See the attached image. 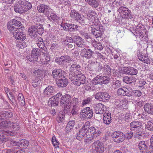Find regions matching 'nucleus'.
Listing matches in <instances>:
<instances>
[{"mask_svg":"<svg viewBox=\"0 0 153 153\" xmlns=\"http://www.w3.org/2000/svg\"><path fill=\"white\" fill-rule=\"evenodd\" d=\"M37 10L39 12L43 13L45 15H46L50 20L58 22L59 18L52 13V9L48 6L43 4H40L38 6Z\"/></svg>","mask_w":153,"mask_h":153,"instance_id":"obj_1","label":"nucleus"},{"mask_svg":"<svg viewBox=\"0 0 153 153\" xmlns=\"http://www.w3.org/2000/svg\"><path fill=\"white\" fill-rule=\"evenodd\" d=\"M31 4L26 0L19 1L14 7L15 11L19 13H23L31 8Z\"/></svg>","mask_w":153,"mask_h":153,"instance_id":"obj_2","label":"nucleus"},{"mask_svg":"<svg viewBox=\"0 0 153 153\" xmlns=\"http://www.w3.org/2000/svg\"><path fill=\"white\" fill-rule=\"evenodd\" d=\"M130 127L131 131H134L135 132V136L136 137L139 138V136H142L144 134L142 123L140 121H133L131 123Z\"/></svg>","mask_w":153,"mask_h":153,"instance_id":"obj_3","label":"nucleus"},{"mask_svg":"<svg viewBox=\"0 0 153 153\" xmlns=\"http://www.w3.org/2000/svg\"><path fill=\"white\" fill-rule=\"evenodd\" d=\"M29 35L32 38H36L37 36V33L42 35L44 33V29L42 25L39 23H36L31 26L28 29Z\"/></svg>","mask_w":153,"mask_h":153,"instance_id":"obj_4","label":"nucleus"},{"mask_svg":"<svg viewBox=\"0 0 153 153\" xmlns=\"http://www.w3.org/2000/svg\"><path fill=\"white\" fill-rule=\"evenodd\" d=\"M71 97L70 95L65 94L64 96L62 95L60 101L61 105H64V112L65 113H69L71 105Z\"/></svg>","mask_w":153,"mask_h":153,"instance_id":"obj_5","label":"nucleus"},{"mask_svg":"<svg viewBox=\"0 0 153 153\" xmlns=\"http://www.w3.org/2000/svg\"><path fill=\"white\" fill-rule=\"evenodd\" d=\"M9 128L7 130H3L2 134L7 136H14L16 134V131L19 129V126L17 123H13L9 121Z\"/></svg>","mask_w":153,"mask_h":153,"instance_id":"obj_6","label":"nucleus"},{"mask_svg":"<svg viewBox=\"0 0 153 153\" xmlns=\"http://www.w3.org/2000/svg\"><path fill=\"white\" fill-rule=\"evenodd\" d=\"M113 141L117 143L123 142L126 138L125 135L120 131H114L111 134Z\"/></svg>","mask_w":153,"mask_h":153,"instance_id":"obj_7","label":"nucleus"},{"mask_svg":"<svg viewBox=\"0 0 153 153\" xmlns=\"http://www.w3.org/2000/svg\"><path fill=\"white\" fill-rule=\"evenodd\" d=\"M121 15L125 19H129L133 17V16L130 10L125 7L121 6L117 10Z\"/></svg>","mask_w":153,"mask_h":153,"instance_id":"obj_8","label":"nucleus"},{"mask_svg":"<svg viewBox=\"0 0 153 153\" xmlns=\"http://www.w3.org/2000/svg\"><path fill=\"white\" fill-rule=\"evenodd\" d=\"M61 94L59 93H57L50 98L48 103H50L51 106H56L58 105L59 101H60L61 100Z\"/></svg>","mask_w":153,"mask_h":153,"instance_id":"obj_9","label":"nucleus"},{"mask_svg":"<svg viewBox=\"0 0 153 153\" xmlns=\"http://www.w3.org/2000/svg\"><path fill=\"white\" fill-rule=\"evenodd\" d=\"M137 146L141 153H145L148 150L149 145L146 141H140L138 143Z\"/></svg>","mask_w":153,"mask_h":153,"instance_id":"obj_10","label":"nucleus"},{"mask_svg":"<svg viewBox=\"0 0 153 153\" xmlns=\"http://www.w3.org/2000/svg\"><path fill=\"white\" fill-rule=\"evenodd\" d=\"M117 95L123 96H127L130 97L132 95V93L131 91H129L128 89L126 87L123 88H120L118 89L117 92Z\"/></svg>","mask_w":153,"mask_h":153,"instance_id":"obj_11","label":"nucleus"},{"mask_svg":"<svg viewBox=\"0 0 153 153\" xmlns=\"http://www.w3.org/2000/svg\"><path fill=\"white\" fill-rule=\"evenodd\" d=\"M96 85L103 84H107L109 82V79L105 76H99V75L96 74Z\"/></svg>","mask_w":153,"mask_h":153,"instance_id":"obj_12","label":"nucleus"},{"mask_svg":"<svg viewBox=\"0 0 153 153\" xmlns=\"http://www.w3.org/2000/svg\"><path fill=\"white\" fill-rule=\"evenodd\" d=\"M24 30H21V31H17L13 34L14 37L16 39L21 41H25L26 39V35L22 32Z\"/></svg>","mask_w":153,"mask_h":153,"instance_id":"obj_13","label":"nucleus"},{"mask_svg":"<svg viewBox=\"0 0 153 153\" xmlns=\"http://www.w3.org/2000/svg\"><path fill=\"white\" fill-rule=\"evenodd\" d=\"M63 70L60 69H55L52 71L51 76L55 79H59L64 76L62 74Z\"/></svg>","mask_w":153,"mask_h":153,"instance_id":"obj_14","label":"nucleus"},{"mask_svg":"<svg viewBox=\"0 0 153 153\" xmlns=\"http://www.w3.org/2000/svg\"><path fill=\"white\" fill-rule=\"evenodd\" d=\"M55 91L54 87L51 85H49L44 90L43 93L45 97H49Z\"/></svg>","mask_w":153,"mask_h":153,"instance_id":"obj_15","label":"nucleus"},{"mask_svg":"<svg viewBox=\"0 0 153 153\" xmlns=\"http://www.w3.org/2000/svg\"><path fill=\"white\" fill-rule=\"evenodd\" d=\"M58 79V80L56 81V83L59 87H65L68 84L67 79L64 76L61 78Z\"/></svg>","mask_w":153,"mask_h":153,"instance_id":"obj_16","label":"nucleus"},{"mask_svg":"<svg viewBox=\"0 0 153 153\" xmlns=\"http://www.w3.org/2000/svg\"><path fill=\"white\" fill-rule=\"evenodd\" d=\"M7 28L13 34L17 31L19 32L21 31V30H24L25 29L24 27H19L16 25H13V26L7 25Z\"/></svg>","mask_w":153,"mask_h":153,"instance_id":"obj_17","label":"nucleus"},{"mask_svg":"<svg viewBox=\"0 0 153 153\" xmlns=\"http://www.w3.org/2000/svg\"><path fill=\"white\" fill-rule=\"evenodd\" d=\"M77 15L76 20L83 25H87L88 22V19L82 15H81L79 14Z\"/></svg>","mask_w":153,"mask_h":153,"instance_id":"obj_18","label":"nucleus"},{"mask_svg":"<svg viewBox=\"0 0 153 153\" xmlns=\"http://www.w3.org/2000/svg\"><path fill=\"white\" fill-rule=\"evenodd\" d=\"M143 108L146 112L153 115V104L149 103H146L144 105Z\"/></svg>","mask_w":153,"mask_h":153,"instance_id":"obj_19","label":"nucleus"},{"mask_svg":"<svg viewBox=\"0 0 153 153\" xmlns=\"http://www.w3.org/2000/svg\"><path fill=\"white\" fill-rule=\"evenodd\" d=\"M137 56L140 60L147 64L150 63V61L149 58L148 54H144L143 53L139 55L138 54Z\"/></svg>","mask_w":153,"mask_h":153,"instance_id":"obj_20","label":"nucleus"},{"mask_svg":"<svg viewBox=\"0 0 153 153\" xmlns=\"http://www.w3.org/2000/svg\"><path fill=\"white\" fill-rule=\"evenodd\" d=\"M103 122L106 124H109L111 122V113L109 112H105L103 114Z\"/></svg>","mask_w":153,"mask_h":153,"instance_id":"obj_21","label":"nucleus"},{"mask_svg":"<svg viewBox=\"0 0 153 153\" xmlns=\"http://www.w3.org/2000/svg\"><path fill=\"white\" fill-rule=\"evenodd\" d=\"M123 80L125 83L131 84L136 82V79L133 76H126L123 78Z\"/></svg>","mask_w":153,"mask_h":153,"instance_id":"obj_22","label":"nucleus"},{"mask_svg":"<svg viewBox=\"0 0 153 153\" xmlns=\"http://www.w3.org/2000/svg\"><path fill=\"white\" fill-rule=\"evenodd\" d=\"M74 40L75 43H76L78 46L80 47H82L83 46V43H84L83 40L82 38L77 36H75L74 38Z\"/></svg>","mask_w":153,"mask_h":153,"instance_id":"obj_23","label":"nucleus"},{"mask_svg":"<svg viewBox=\"0 0 153 153\" xmlns=\"http://www.w3.org/2000/svg\"><path fill=\"white\" fill-rule=\"evenodd\" d=\"M96 153H103L104 151V147L102 144L99 140L96 141Z\"/></svg>","mask_w":153,"mask_h":153,"instance_id":"obj_24","label":"nucleus"},{"mask_svg":"<svg viewBox=\"0 0 153 153\" xmlns=\"http://www.w3.org/2000/svg\"><path fill=\"white\" fill-rule=\"evenodd\" d=\"M75 121L73 120H71L69 121L66 127V130L68 132H71L72 130L75 125Z\"/></svg>","mask_w":153,"mask_h":153,"instance_id":"obj_25","label":"nucleus"},{"mask_svg":"<svg viewBox=\"0 0 153 153\" xmlns=\"http://www.w3.org/2000/svg\"><path fill=\"white\" fill-rule=\"evenodd\" d=\"M19 147L23 149H26L29 143L28 141L26 140H21L19 141Z\"/></svg>","mask_w":153,"mask_h":153,"instance_id":"obj_26","label":"nucleus"},{"mask_svg":"<svg viewBox=\"0 0 153 153\" xmlns=\"http://www.w3.org/2000/svg\"><path fill=\"white\" fill-rule=\"evenodd\" d=\"M88 131L90 132V135L92 137V139H88V140L86 141V142H88L90 140H91L93 139H94V137L96 134V129L94 127H91L89 128Z\"/></svg>","mask_w":153,"mask_h":153,"instance_id":"obj_27","label":"nucleus"},{"mask_svg":"<svg viewBox=\"0 0 153 153\" xmlns=\"http://www.w3.org/2000/svg\"><path fill=\"white\" fill-rule=\"evenodd\" d=\"M111 73V68L109 66L107 65H104L103 67L102 70L100 71L99 74H102L103 73L108 74Z\"/></svg>","mask_w":153,"mask_h":153,"instance_id":"obj_28","label":"nucleus"},{"mask_svg":"<svg viewBox=\"0 0 153 153\" xmlns=\"http://www.w3.org/2000/svg\"><path fill=\"white\" fill-rule=\"evenodd\" d=\"M17 99L19 102L22 106H24L25 104V101L24 97L22 94L19 93L17 97Z\"/></svg>","mask_w":153,"mask_h":153,"instance_id":"obj_29","label":"nucleus"},{"mask_svg":"<svg viewBox=\"0 0 153 153\" xmlns=\"http://www.w3.org/2000/svg\"><path fill=\"white\" fill-rule=\"evenodd\" d=\"M122 82L120 81L116 80L113 82L112 83V88L116 89L121 86Z\"/></svg>","mask_w":153,"mask_h":153,"instance_id":"obj_30","label":"nucleus"},{"mask_svg":"<svg viewBox=\"0 0 153 153\" xmlns=\"http://www.w3.org/2000/svg\"><path fill=\"white\" fill-rule=\"evenodd\" d=\"M102 106V105L101 103H99L96 105V114H102L103 113V109L101 107Z\"/></svg>","mask_w":153,"mask_h":153,"instance_id":"obj_31","label":"nucleus"},{"mask_svg":"<svg viewBox=\"0 0 153 153\" xmlns=\"http://www.w3.org/2000/svg\"><path fill=\"white\" fill-rule=\"evenodd\" d=\"M146 128L152 131H153V119L148 121L147 124L145 125Z\"/></svg>","mask_w":153,"mask_h":153,"instance_id":"obj_32","label":"nucleus"},{"mask_svg":"<svg viewBox=\"0 0 153 153\" xmlns=\"http://www.w3.org/2000/svg\"><path fill=\"white\" fill-rule=\"evenodd\" d=\"M96 25V38L101 36L102 33L103 29L102 27H100L99 25L97 27Z\"/></svg>","mask_w":153,"mask_h":153,"instance_id":"obj_33","label":"nucleus"},{"mask_svg":"<svg viewBox=\"0 0 153 153\" xmlns=\"http://www.w3.org/2000/svg\"><path fill=\"white\" fill-rule=\"evenodd\" d=\"M94 55L95 53L94 52L91 51L90 49H88L87 52L85 54H84V56L87 59L91 57L93 58Z\"/></svg>","mask_w":153,"mask_h":153,"instance_id":"obj_34","label":"nucleus"},{"mask_svg":"<svg viewBox=\"0 0 153 153\" xmlns=\"http://www.w3.org/2000/svg\"><path fill=\"white\" fill-rule=\"evenodd\" d=\"M86 133L85 132L80 130L78 133H77L76 138L79 140H81L83 138V137L85 135Z\"/></svg>","mask_w":153,"mask_h":153,"instance_id":"obj_35","label":"nucleus"},{"mask_svg":"<svg viewBox=\"0 0 153 153\" xmlns=\"http://www.w3.org/2000/svg\"><path fill=\"white\" fill-rule=\"evenodd\" d=\"M16 46L19 49H23L26 47L27 45L26 42L25 41H22L19 42L17 44Z\"/></svg>","mask_w":153,"mask_h":153,"instance_id":"obj_36","label":"nucleus"},{"mask_svg":"<svg viewBox=\"0 0 153 153\" xmlns=\"http://www.w3.org/2000/svg\"><path fill=\"white\" fill-rule=\"evenodd\" d=\"M69 79L72 82L77 80V74L74 72L71 71L69 74Z\"/></svg>","mask_w":153,"mask_h":153,"instance_id":"obj_37","label":"nucleus"},{"mask_svg":"<svg viewBox=\"0 0 153 153\" xmlns=\"http://www.w3.org/2000/svg\"><path fill=\"white\" fill-rule=\"evenodd\" d=\"M39 79V78L34 77V78H33V81L32 83V85L34 87H36L38 86L40 82Z\"/></svg>","mask_w":153,"mask_h":153,"instance_id":"obj_38","label":"nucleus"},{"mask_svg":"<svg viewBox=\"0 0 153 153\" xmlns=\"http://www.w3.org/2000/svg\"><path fill=\"white\" fill-rule=\"evenodd\" d=\"M22 25L20 22L15 19H13L12 21L10 22L7 25H11L12 26L16 25L19 26V27H22L21 26Z\"/></svg>","mask_w":153,"mask_h":153,"instance_id":"obj_39","label":"nucleus"},{"mask_svg":"<svg viewBox=\"0 0 153 153\" xmlns=\"http://www.w3.org/2000/svg\"><path fill=\"white\" fill-rule=\"evenodd\" d=\"M9 122L4 121L0 122V128H8L9 129Z\"/></svg>","mask_w":153,"mask_h":153,"instance_id":"obj_40","label":"nucleus"},{"mask_svg":"<svg viewBox=\"0 0 153 153\" xmlns=\"http://www.w3.org/2000/svg\"><path fill=\"white\" fill-rule=\"evenodd\" d=\"M61 26L63 27L64 30L70 31V30L72 28V24L65 23L64 25L62 24Z\"/></svg>","mask_w":153,"mask_h":153,"instance_id":"obj_41","label":"nucleus"},{"mask_svg":"<svg viewBox=\"0 0 153 153\" xmlns=\"http://www.w3.org/2000/svg\"><path fill=\"white\" fill-rule=\"evenodd\" d=\"M37 44L38 46L41 49L44 46H45V43L43 41V39L41 38H39L38 39Z\"/></svg>","mask_w":153,"mask_h":153,"instance_id":"obj_42","label":"nucleus"},{"mask_svg":"<svg viewBox=\"0 0 153 153\" xmlns=\"http://www.w3.org/2000/svg\"><path fill=\"white\" fill-rule=\"evenodd\" d=\"M130 67H125L121 69V72L123 74L129 75Z\"/></svg>","mask_w":153,"mask_h":153,"instance_id":"obj_43","label":"nucleus"},{"mask_svg":"<svg viewBox=\"0 0 153 153\" xmlns=\"http://www.w3.org/2000/svg\"><path fill=\"white\" fill-rule=\"evenodd\" d=\"M129 75H136L138 73V70L134 68L130 67Z\"/></svg>","mask_w":153,"mask_h":153,"instance_id":"obj_44","label":"nucleus"},{"mask_svg":"<svg viewBox=\"0 0 153 153\" xmlns=\"http://www.w3.org/2000/svg\"><path fill=\"white\" fill-rule=\"evenodd\" d=\"M40 50L38 48H34L31 52V54L38 56L40 55Z\"/></svg>","mask_w":153,"mask_h":153,"instance_id":"obj_45","label":"nucleus"},{"mask_svg":"<svg viewBox=\"0 0 153 153\" xmlns=\"http://www.w3.org/2000/svg\"><path fill=\"white\" fill-rule=\"evenodd\" d=\"M7 95L8 98L13 103L14 102H16L15 97L12 94V92H10L9 93V94H7Z\"/></svg>","mask_w":153,"mask_h":153,"instance_id":"obj_46","label":"nucleus"},{"mask_svg":"<svg viewBox=\"0 0 153 153\" xmlns=\"http://www.w3.org/2000/svg\"><path fill=\"white\" fill-rule=\"evenodd\" d=\"M83 81V80H82H82H81L80 79L77 78L76 80L72 81V82L74 85L77 86H79L81 84H83L85 83V82H84Z\"/></svg>","mask_w":153,"mask_h":153,"instance_id":"obj_47","label":"nucleus"},{"mask_svg":"<svg viewBox=\"0 0 153 153\" xmlns=\"http://www.w3.org/2000/svg\"><path fill=\"white\" fill-rule=\"evenodd\" d=\"M38 57L31 53L29 58H28V59L30 62H36L37 61L38 59Z\"/></svg>","mask_w":153,"mask_h":153,"instance_id":"obj_48","label":"nucleus"},{"mask_svg":"<svg viewBox=\"0 0 153 153\" xmlns=\"http://www.w3.org/2000/svg\"><path fill=\"white\" fill-rule=\"evenodd\" d=\"M79 13L76 12L75 10H72L71 11V12L70 13L71 16L72 18L76 20V17L77 16Z\"/></svg>","mask_w":153,"mask_h":153,"instance_id":"obj_49","label":"nucleus"},{"mask_svg":"<svg viewBox=\"0 0 153 153\" xmlns=\"http://www.w3.org/2000/svg\"><path fill=\"white\" fill-rule=\"evenodd\" d=\"M5 119L10 118L13 116V114L11 111L8 110L5 111Z\"/></svg>","mask_w":153,"mask_h":153,"instance_id":"obj_50","label":"nucleus"},{"mask_svg":"<svg viewBox=\"0 0 153 153\" xmlns=\"http://www.w3.org/2000/svg\"><path fill=\"white\" fill-rule=\"evenodd\" d=\"M122 0H114V1L112 3V4L114 6L119 7L122 5Z\"/></svg>","mask_w":153,"mask_h":153,"instance_id":"obj_51","label":"nucleus"},{"mask_svg":"<svg viewBox=\"0 0 153 153\" xmlns=\"http://www.w3.org/2000/svg\"><path fill=\"white\" fill-rule=\"evenodd\" d=\"M96 54L97 55V59L103 62L105 61V58L103 56L101 53L96 52Z\"/></svg>","mask_w":153,"mask_h":153,"instance_id":"obj_52","label":"nucleus"},{"mask_svg":"<svg viewBox=\"0 0 153 153\" xmlns=\"http://www.w3.org/2000/svg\"><path fill=\"white\" fill-rule=\"evenodd\" d=\"M111 96L109 95V94L108 93H104L103 94V96L101 101H105L106 100H108L110 98Z\"/></svg>","mask_w":153,"mask_h":153,"instance_id":"obj_53","label":"nucleus"},{"mask_svg":"<svg viewBox=\"0 0 153 153\" xmlns=\"http://www.w3.org/2000/svg\"><path fill=\"white\" fill-rule=\"evenodd\" d=\"M78 107L76 105H74L73 106V108H72L71 111V113L72 115H76L78 113Z\"/></svg>","mask_w":153,"mask_h":153,"instance_id":"obj_54","label":"nucleus"},{"mask_svg":"<svg viewBox=\"0 0 153 153\" xmlns=\"http://www.w3.org/2000/svg\"><path fill=\"white\" fill-rule=\"evenodd\" d=\"M50 56H49V54H48L47 56H46V57L45 59V61L43 62H42V64H48L49 63L50 60Z\"/></svg>","mask_w":153,"mask_h":153,"instance_id":"obj_55","label":"nucleus"},{"mask_svg":"<svg viewBox=\"0 0 153 153\" xmlns=\"http://www.w3.org/2000/svg\"><path fill=\"white\" fill-rule=\"evenodd\" d=\"M96 77H95L92 80L91 83V84L90 88L92 90H94L96 89Z\"/></svg>","mask_w":153,"mask_h":153,"instance_id":"obj_56","label":"nucleus"},{"mask_svg":"<svg viewBox=\"0 0 153 153\" xmlns=\"http://www.w3.org/2000/svg\"><path fill=\"white\" fill-rule=\"evenodd\" d=\"M77 79H80L82 81V80H83L84 82H85V77L83 74H82V73L80 74H79L77 75Z\"/></svg>","mask_w":153,"mask_h":153,"instance_id":"obj_57","label":"nucleus"},{"mask_svg":"<svg viewBox=\"0 0 153 153\" xmlns=\"http://www.w3.org/2000/svg\"><path fill=\"white\" fill-rule=\"evenodd\" d=\"M65 116V115H64L63 114H59V115L57 118V121L59 123L62 122L64 120Z\"/></svg>","mask_w":153,"mask_h":153,"instance_id":"obj_58","label":"nucleus"},{"mask_svg":"<svg viewBox=\"0 0 153 153\" xmlns=\"http://www.w3.org/2000/svg\"><path fill=\"white\" fill-rule=\"evenodd\" d=\"M96 65L97 66V68L96 69H97V70L96 71L97 72H100L101 71L103 67L102 66V64L99 62H96Z\"/></svg>","mask_w":153,"mask_h":153,"instance_id":"obj_59","label":"nucleus"},{"mask_svg":"<svg viewBox=\"0 0 153 153\" xmlns=\"http://www.w3.org/2000/svg\"><path fill=\"white\" fill-rule=\"evenodd\" d=\"M52 142L53 146L55 147L57 146L59 144V142L56 139V137L55 136H53L52 137Z\"/></svg>","mask_w":153,"mask_h":153,"instance_id":"obj_60","label":"nucleus"},{"mask_svg":"<svg viewBox=\"0 0 153 153\" xmlns=\"http://www.w3.org/2000/svg\"><path fill=\"white\" fill-rule=\"evenodd\" d=\"M103 92H98L96 94V99L101 101Z\"/></svg>","mask_w":153,"mask_h":153,"instance_id":"obj_61","label":"nucleus"},{"mask_svg":"<svg viewBox=\"0 0 153 153\" xmlns=\"http://www.w3.org/2000/svg\"><path fill=\"white\" fill-rule=\"evenodd\" d=\"M93 23L94 24H92L91 26V33L93 35L96 36V35L95 34L96 30V25L94 22H93Z\"/></svg>","mask_w":153,"mask_h":153,"instance_id":"obj_62","label":"nucleus"},{"mask_svg":"<svg viewBox=\"0 0 153 153\" xmlns=\"http://www.w3.org/2000/svg\"><path fill=\"white\" fill-rule=\"evenodd\" d=\"M47 49L46 46H44V47H43L42 49L40 48V52H41L45 56H47L48 54V53L47 52V51H46Z\"/></svg>","mask_w":153,"mask_h":153,"instance_id":"obj_63","label":"nucleus"},{"mask_svg":"<svg viewBox=\"0 0 153 153\" xmlns=\"http://www.w3.org/2000/svg\"><path fill=\"white\" fill-rule=\"evenodd\" d=\"M91 99L90 97L85 99L83 100L82 104L84 105H85L88 104L89 102H91Z\"/></svg>","mask_w":153,"mask_h":153,"instance_id":"obj_64","label":"nucleus"}]
</instances>
